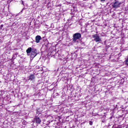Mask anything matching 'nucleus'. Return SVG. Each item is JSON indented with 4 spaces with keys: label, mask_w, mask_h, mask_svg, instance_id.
<instances>
[{
    "label": "nucleus",
    "mask_w": 128,
    "mask_h": 128,
    "mask_svg": "<svg viewBox=\"0 0 128 128\" xmlns=\"http://www.w3.org/2000/svg\"><path fill=\"white\" fill-rule=\"evenodd\" d=\"M38 53H36V49H32L31 54L30 55V58H34L37 56Z\"/></svg>",
    "instance_id": "20e7f679"
},
{
    "label": "nucleus",
    "mask_w": 128,
    "mask_h": 128,
    "mask_svg": "<svg viewBox=\"0 0 128 128\" xmlns=\"http://www.w3.org/2000/svg\"><path fill=\"white\" fill-rule=\"evenodd\" d=\"M101 1H104V0H100Z\"/></svg>",
    "instance_id": "dca6fc26"
},
{
    "label": "nucleus",
    "mask_w": 128,
    "mask_h": 128,
    "mask_svg": "<svg viewBox=\"0 0 128 128\" xmlns=\"http://www.w3.org/2000/svg\"><path fill=\"white\" fill-rule=\"evenodd\" d=\"M92 38H94V40L96 42H98L102 41V38H100V36H98L96 34L93 35Z\"/></svg>",
    "instance_id": "39448f33"
},
{
    "label": "nucleus",
    "mask_w": 128,
    "mask_h": 128,
    "mask_svg": "<svg viewBox=\"0 0 128 128\" xmlns=\"http://www.w3.org/2000/svg\"><path fill=\"white\" fill-rule=\"evenodd\" d=\"M126 66H128V58H127L126 60Z\"/></svg>",
    "instance_id": "9b49d317"
},
{
    "label": "nucleus",
    "mask_w": 128,
    "mask_h": 128,
    "mask_svg": "<svg viewBox=\"0 0 128 128\" xmlns=\"http://www.w3.org/2000/svg\"><path fill=\"white\" fill-rule=\"evenodd\" d=\"M82 38V35L80 33H76L73 35V42H76L77 40H80Z\"/></svg>",
    "instance_id": "f03ea898"
},
{
    "label": "nucleus",
    "mask_w": 128,
    "mask_h": 128,
    "mask_svg": "<svg viewBox=\"0 0 128 128\" xmlns=\"http://www.w3.org/2000/svg\"><path fill=\"white\" fill-rule=\"evenodd\" d=\"M32 48H28L27 50H26V53L28 54V56H30V52H32Z\"/></svg>",
    "instance_id": "6e6552de"
},
{
    "label": "nucleus",
    "mask_w": 128,
    "mask_h": 128,
    "mask_svg": "<svg viewBox=\"0 0 128 128\" xmlns=\"http://www.w3.org/2000/svg\"><path fill=\"white\" fill-rule=\"evenodd\" d=\"M42 116H44L41 115V116H36L34 118V122L38 124H40L42 122V120H40V118H42Z\"/></svg>",
    "instance_id": "f257e3e1"
},
{
    "label": "nucleus",
    "mask_w": 128,
    "mask_h": 128,
    "mask_svg": "<svg viewBox=\"0 0 128 128\" xmlns=\"http://www.w3.org/2000/svg\"><path fill=\"white\" fill-rule=\"evenodd\" d=\"M120 4H122V2H120L118 1H116L113 4H112V7L113 8H118L120 6Z\"/></svg>",
    "instance_id": "7ed1b4c3"
},
{
    "label": "nucleus",
    "mask_w": 128,
    "mask_h": 128,
    "mask_svg": "<svg viewBox=\"0 0 128 128\" xmlns=\"http://www.w3.org/2000/svg\"><path fill=\"white\" fill-rule=\"evenodd\" d=\"M36 80V76L33 74H32L29 76L28 80Z\"/></svg>",
    "instance_id": "0eeeda50"
},
{
    "label": "nucleus",
    "mask_w": 128,
    "mask_h": 128,
    "mask_svg": "<svg viewBox=\"0 0 128 128\" xmlns=\"http://www.w3.org/2000/svg\"><path fill=\"white\" fill-rule=\"evenodd\" d=\"M22 4H24V2L22 1Z\"/></svg>",
    "instance_id": "2eb2a0df"
},
{
    "label": "nucleus",
    "mask_w": 128,
    "mask_h": 128,
    "mask_svg": "<svg viewBox=\"0 0 128 128\" xmlns=\"http://www.w3.org/2000/svg\"><path fill=\"white\" fill-rule=\"evenodd\" d=\"M89 122H90V126H92V122L90 121Z\"/></svg>",
    "instance_id": "ddd939ff"
},
{
    "label": "nucleus",
    "mask_w": 128,
    "mask_h": 128,
    "mask_svg": "<svg viewBox=\"0 0 128 128\" xmlns=\"http://www.w3.org/2000/svg\"><path fill=\"white\" fill-rule=\"evenodd\" d=\"M22 124H26V120L22 122Z\"/></svg>",
    "instance_id": "4468645a"
},
{
    "label": "nucleus",
    "mask_w": 128,
    "mask_h": 128,
    "mask_svg": "<svg viewBox=\"0 0 128 128\" xmlns=\"http://www.w3.org/2000/svg\"><path fill=\"white\" fill-rule=\"evenodd\" d=\"M110 118H112V117H110Z\"/></svg>",
    "instance_id": "f3484780"
},
{
    "label": "nucleus",
    "mask_w": 128,
    "mask_h": 128,
    "mask_svg": "<svg viewBox=\"0 0 128 128\" xmlns=\"http://www.w3.org/2000/svg\"><path fill=\"white\" fill-rule=\"evenodd\" d=\"M2 28H4V24H1L0 26V30H2Z\"/></svg>",
    "instance_id": "f8f14e48"
},
{
    "label": "nucleus",
    "mask_w": 128,
    "mask_h": 128,
    "mask_svg": "<svg viewBox=\"0 0 128 128\" xmlns=\"http://www.w3.org/2000/svg\"><path fill=\"white\" fill-rule=\"evenodd\" d=\"M36 114H38V116H40V114H42V111L40 110V108H37L36 109Z\"/></svg>",
    "instance_id": "1a4fd4ad"
},
{
    "label": "nucleus",
    "mask_w": 128,
    "mask_h": 128,
    "mask_svg": "<svg viewBox=\"0 0 128 128\" xmlns=\"http://www.w3.org/2000/svg\"><path fill=\"white\" fill-rule=\"evenodd\" d=\"M58 96H60V94L58 93H56L54 94V98H56Z\"/></svg>",
    "instance_id": "9d476101"
},
{
    "label": "nucleus",
    "mask_w": 128,
    "mask_h": 128,
    "mask_svg": "<svg viewBox=\"0 0 128 128\" xmlns=\"http://www.w3.org/2000/svg\"><path fill=\"white\" fill-rule=\"evenodd\" d=\"M42 40V37L40 36H36V42L38 44L40 41Z\"/></svg>",
    "instance_id": "423d86ee"
}]
</instances>
